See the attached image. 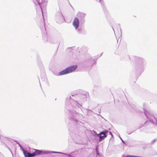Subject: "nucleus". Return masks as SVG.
<instances>
[{"label": "nucleus", "mask_w": 157, "mask_h": 157, "mask_svg": "<svg viewBox=\"0 0 157 157\" xmlns=\"http://www.w3.org/2000/svg\"><path fill=\"white\" fill-rule=\"evenodd\" d=\"M146 61L142 58H139V63L137 68V70L140 73H142L146 65Z\"/></svg>", "instance_id": "6"}, {"label": "nucleus", "mask_w": 157, "mask_h": 157, "mask_svg": "<svg viewBox=\"0 0 157 157\" xmlns=\"http://www.w3.org/2000/svg\"><path fill=\"white\" fill-rule=\"evenodd\" d=\"M42 31H43V29L42 28Z\"/></svg>", "instance_id": "29"}, {"label": "nucleus", "mask_w": 157, "mask_h": 157, "mask_svg": "<svg viewBox=\"0 0 157 157\" xmlns=\"http://www.w3.org/2000/svg\"><path fill=\"white\" fill-rule=\"evenodd\" d=\"M156 139H154L151 142V144H153L157 140Z\"/></svg>", "instance_id": "18"}, {"label": "nucleus", "mask_w": 157, "mask_h": 157, "mask_svg": "<svg viewBox=\"0 0 157 157\" xmlns=\"http://www.w3.org/2000/svg\"><path fill=\"white\" fill-rule=\"evenodd\" d=\"M79 22V19L78 17H75L74 20L73 25L76 30L78 28Z\"/></svg>", "instance_id": "11"}, {"label": "nucleus", "mask_w": 157, "mask_h": 157, "mask_svg": "<svg viewBox=\"0 0 157 157\" xmlns=\"http://www.w3.org/2000/svg\"><path fill=\"white\" fill-rule=\"evenodd\" d=\"M67 113L68 115V118L75 122L77 127L82 125L83 123L77 119V118H78L80 116V114L79 113L70 109H68Z\"/></svg>", "instance_id": "2"}, {"label": "nucleus", "mask_w": 157, "mask_h": 157, "mask_svg": "<svg viewBox=\"0 0 157 157\" xmlns=\"http://www.w3.org/2000/svg\"><path fill=\"white\" fill-rule=\"evenodd\" d=\"M86 14L85 13L78 12L77 14V16L79 19L80 23L82 24H83L85 21V17Z\"/></svg>", "instance_id": "9"}, {"label": "nucleus", "mask_w": 157, "mask_h": 157, "mask_svg": "<svg viewBox=\"0 0 157 157\" xmlns=\"http://www.w3.org/2000/svg\"><path fill=\"white\" fill-rule=\"evenodd\" d=\"M119 136V137L120 138V139L121 140V141H122V142L123 143H124V141L123 140H122V138H121V137L120 136Z\"/></svg>", "instance_id": "21"}, {"label": "nucleus", "mask_w": 157, "mask_h": 157, "mask_svg": "<svg viewBox=\"0 0 157 157\" xmlns=\"http://www.w3.org/2000/svg\"><path fill=\"white\" fill-rule=\"evenodd\" d=\"M56 19L57 22L60 23L63 20V17L61 12L57 13L56 16Z\"/></svg>", "instance_id": "10"}, {"label": "nucleus", "mask_w": 157, "mask_h": 157, "mask_svg": "<svg viewBox=\"0 0 157 157\" xmlns=\"http://www.w3.org/2000/svg\"><path fill=\"white\" fill-rule=\"evenodd\" d=\"M77 67V65H74L67 67L65 69L59 72L58 73V75L61 76L66 75L72 72L75 71Z\"/></svg>", "instance_id": "5"}, {"label": "nucleus", "mask_w": 157, "mask_h": 157, "mask_svg": "<svg viewBox=\"0 0 157 157\" xmlns=\"http://www.w3.org/2000/svg\"><path fill=\"white\" fill-rule=\"evenodd\" d=\"M95 150H96V153H97V155H99V152L98 151V147H96V148H95Z\"/></svg>", "instance_id": "17"}, {"label": "nucleus", "mask_w": 157, "mask_h": 157, "mask_svg": "<svg viewBox=\"0 0 157 157\" xmlns=\"http://www.w3.org/2000/svg\"><path fill=\"white\" fill-rule=\"evenodd\" d=\"M93 63L94 64V63H95V61L94 59H93Z\"/></svg>", "instance_id": "23"}, {"label": "nucleus", "mask_w": 157, "mask_h": 157, "mask_svg": "<svg viewBox=\"0 0 157 157\" xmlns=\"http://www.w3.org/2000/svg\"><path fill=\"white\" fill-rule=\"evenodd\" d=\"M113 30L114 31V29H113Z\"/></svg>", "instance_id": "27"}, {"label": "nucleus", "mask_w": 157, "mask_h": 157, "mask_svg": "<svg viewBox=\"0 0 157 157\" xmlns=\"http://www.w3.org/2000/svg\"><path fill=\"white\" fill-rule=\"evenodd\" d=\"M43 75L41 76V80L42 81L46 82H47V80L45 74L44 73H43Z\"/></svg>", "instance_id": "12"}, {"label": "nucleus", "mask_w": 157, "mask_h": 157, "mask_svg": "<svg viewBox=\"0 0 157 157\" xmlns=\"http://www.w3.org/2000/svg\"><path fill=\"white\" fill-rule=\"evenodd\" d=\"M120 31H121V29H120Z\"/></svg>", "instance_id": "26"}, {"label": "nucleus", "mask_w": 157, "mask_h": 157, "mask_svg": "<svg viewBox=\"0 0 157 157\" xmlns=\"http://www.w3.org/2000/svg\"><path fill=\"white\" fill-rule=\"evenodd\" d=\"M46 0H33L34 4H35L36 6H37L38 7H40L41 9L44 19V17L42 9V4L45 3Z\"/></svg>", "instance_id": "8"}, {"label": "nucleus", "mask_w": 157, "mask_h": 157, "mask_svg": "<svg viewBox=\"0 0 157 157\" xmlns=\"http://www.w3.org/2000/svg\"><path fill=\"white\" fill-rule=\"evenodd\" d=\"M65 155L64 156L66 157H71L70 155H68L67 154H63Z\"/></svg>", "instance_id": "19"}, {"label": "nucleus", "mask_w": 157, "mask_h": 157, "mask_svg": "<svg viewBox=\"0 0 157 157\" xmlns=\"http://www.w3.org/2000/svg\"><path fill=\"white\" fill-rule=\"evenodd\" d=\"M108 132V130H105L98 134V138L99 137L98 140L99 142L101 141L107 136Z\"/></svg>", "instance_id": "7"}, {"label": "nucleus", "mask_w": 157, "mask_h": 157, "mask_svg": "<svg viewBox=\"0 0 157 157\" xmlns=\"http://www.w3.org/2000/svg\"><path fill=\"white\" fill-rule=\"evenodd\" d=\"M76 143L79 144H84V143H83L81 140L80 141L76 142Z\"/></svg>", "instance_id": "15"}, {"label": "nucleus", "mask_w": 157, "mask_h": 157, "mask_svg": "<svg viewBox=\"0 0 157 157\" xmlns=\"http://www.w3.org/2000/svg\"><path fill=\"white\" fill-rule=\"evenodd\" d=\"M132 132H127V134H130Z\"/></svg>", "instance_id": "24"}, {"label": "nucleus", "mask_w": 157, "mask_h": 157, "mask_svg": "<svg viewBox=\"0 0 157 157\" xmlns=\"http://www.w3.org/2000/svg\"><path fill=\"white\" fill-rule=\"evenodd\" d=\"M71 96L75 97V99L82 103L86 101L87 98L89 97V94L88 93L85 92L84 94H80L79 95L71 94Z\"/></svg>", "instance_id": "4"}, {"label": "nucleus", "mask_w": 157, "mask_h": 157, "mask_svg": "<svg viewBox=\"0 0 157 157\" xmlns=\"http://www.w3.org/2000/svg\"><path fill=\"white\" fill-rule=\"evenodd\" d=\"M102 53H101V54H100V56H101L102 55Z\"/></svg>", "instance_id": "25"}, {"label": "nucleus", "mask_w": 157, "mask_h": 157, "mask_svg": "<svg viewBox=\"0 0 157 157\" xmlns=\"http://www.w3.org/2000/svg\"><path fill=\"white\" fill-rule=\"evenodd\" d=\"M66 103L67 106L68 105V107L71 109H74L76 107H80L81 106V105L78 103L77 101L71 99V96H69L66 99Z\"/></svg>", "instance_id": "3"}, {"label": "nucleus", "mask_w": 157, "mask_h": 157, "mask_svg": "<svg viewBox=\"0 0 157 157\" xmlns=\"http://www.w3.org/2000/svg\"><path fill=\"white\" fill-rule=\"evenodd\" d=\"M43 29H44L45 30V31H46V29H45V26L44 25V27H43Z\"/></svg>", "instance_id": "22"}, {"label": "nucleus", "mask_w": 157, "mask_h": 157, "mask_svg": "<svg viewBox=\"0 0 157 157\" xmlns=\"http://www.w3.org/2000/svg\"><path fill=\"white\" fill-rule=\"evenodd\" d=\"M77 32L79 34H85V30L84 29H83L82 28H79V29H77Z\"/></svg>", "instance_id": "13"}, {"label": "nucleus", "mask_w": 157, "mask_h": 157, "mask_svg": "<svg viewBox=\"0 0 157 157\" xmlns=\"http://www.w3.org/2000/svg\"><path fill=\"white\" fill-rule=\"evenodd\" d=\"M108 133H109V134L110 135H111V136H112V137H113V134H112V133L111 132H109V131H108Z\"/></svg>", "instance_id": "20"}, {"label": "nucleus", "mask_w": 157, "mask_h": 157, "mask_svg": "<svg viewBox=\"0 0 157 157\" xmlns=\"http://www.w3.org/2000/svg\"><path fill=\"white\" fill-rule=\"evenodd\" d=\"M101 0H100V2H101Z\"/></svg>", "instance_id": "28"}, {"label": "nucleus", "mask_w": 157, "mask_h": 157, "mask_svg": "<svg viewBox=\"0 0 157 157\" xmlns=\"http://www.w3.org/2000/svg\"><path fill=\"white\" fill-rule=\"evenodd\" d=\"M19 146L22 151L25 157H34L36 155H41L44 154H48L51 153L63 154L62 153L60 152L40 150L36 149H34L35 151L34 152L31 153L27 151L24 150L22 148L21 145L19 144Z\"/></svg>", "instance_id": "1"}, {"label": "nucleus", "mask_w": 157, "mask_h": 157, "mask_svg": "<svg viewBox=\"0 0 157 157\" xmlns=\"http://www.w3.org/2000/svg\"><path fill=\"white\" fill-rule=\"evenodd\" d=\"M144 111V114L145 116L147 117H148V116H147V110H146V109H143Z\"/></svg>", "instance_id": "16"}, {"label": "nucleus", "mask_w": 157, "mask_h": 157, "mask_svg": "<svg viewBox=\"0 0 157 157\" xmlns=\"http://www.w3.org/2000/svg\"><path fill=\"white\" fill-rule=\"evenodd\" d=\"M68 1V0H67Z\"/></svg>", "instance_id": "30"}, {"label": "nucleus", "mask_w": 157, "mask_h": 157, "mask_svg": "<svg viewBox=\"0 0 157 157\" xmlns=\"http://www.w3.org/2000/svg\"><path fill=\"white\" fill-rule=\"evenodd\" d=\"M93 131L94 133V137L97 138V139L98 138V134L95 131L93 130Z\"/></svg>", "instance_id": "14"}]
</instances>
